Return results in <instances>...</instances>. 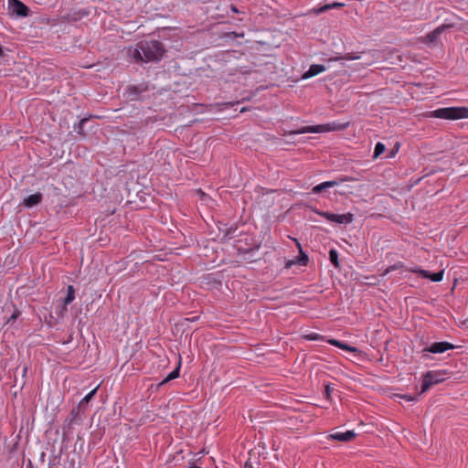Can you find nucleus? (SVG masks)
Listing matches in <instances>:
<instances>
[{"instance_id": "f257e3e1", "label": "nucleus", "mask_w": 468, "mask_h": 468, "mask_svg": "<svg viewBox=\"0 0 468 468\" xmlns=\"http://www.w3.org/2000/svg\"><path fill=\"white\" fill-rule=\"evenodd\" d=\"M130 56L136 62L158 61L164 54L162 44L158 41H141L135 48H129Z\"/></svg>"}, {"instance_id": "f03ea898", "label": "nucleus", "mask_w": 468, "mask_h": 468, "mask_svg": "<svg viewBox=\"0 0 468 468\" xmlns=\"http://www.w3.org/2000/svg\"><path fill=\"white\" fill-rule=\"evenodd\" d=\"M429 116L443 120L466 119L468 118V108L464 106L439 108L430 112Z\"/></svg>"}, {"instance_id": "7ed1b4c3", "label": "nucleus", "mask_w": 468, "mask_h": 468, "mask_svg": "<svg viewBox=\"0 0 468 468\" xmlns=\"http://www.w3.org/2000/svg\"><path fill=\"white\" fill-rule=\"evenodd\" d=\"M444 375L439 370L427 371L422 376L420 394L425 393L431 386L441 383L445 379Z\"/></svg>"}, {"instance_id": "20e7f679", "label": "nucleus", "mask_w": 468, "mask_h": 468, "mask_svg": "<svg viewBox=\"0 0 468 468\" xmlns=\"http://www.w3.org/2000/svg\"><path fill=\"white\" fill-rule=\"evenodd\" d=\"M454 348L455 346L447 341L434 342L422 349V356L427 358L429 356L428 353L442 354L448 350H452Z\"/></svg>"}, {"instance_id": "39448f33", "label": "nucleus", "mask_w": 468, "mask_h": 468, "mask_svg": "<svg viewBox=\"0 0 468 468\" xmlns=\"http://www.w3.org/2000/svg\"><path fill=\"white\" fill-rule=\"evenodd\" d=\"M406 271L412 272V273H416L422 278L430 279L431 281H432L434 282H439L442 281L443 274H444L443 270L441 271H438V272H431L429 271L421 269L420 266H417V265L410 267V268H407Z\"/></svg>"}, {"instance_id": "423d86ee", "label": "nucleus", "mask_w": 468, "mask_h": 468, "mask_svg": "<svg viewBox=\"0 0 468 468\" xmlns=\"http://www.w3.org/2000/svg\"><path fill=\"white\" fill-rule=\"evenodd\" d=\"M324 218L332 223L346 226L353 222L354 215L350 212L344 214H335L331 212H324Z\"/></svg>"}, {"instance_id": "0eeeda50", "label": "nucleus", "mask_w": 468, "mask_h": 468, "mask_svg": "<svg viewBox=\"0 0 468 468\" xmlns=\"http://www.w3.org/2000/svg\"><path fill=\"white\" fill-rule=\"evenodd\" d=\"M356 434L353 431H339L334 430L331 433H329L325 439L326 441H350L353 439H355Z\"/></svg>"}, {"instance_id": "6e6552de", "label": "nucleus", "mask_w": 468, "mask_h": 468, "mask_svg": "<svg viewBox=\"0 0 468 468\" xmlns=\"http://www.w3.org/2000/svg\"><path fill=\"white\" fill-rule=\"evenodd\" d=\"M294 240H295L296 245L300 250V254L298 256L294 257L293 259H291V260H288L285 261L284 267L286 269H291L294 265L306 266L308 263V257L303 251L301 244L296 239H294Z\"/></svg>"}, {"instance_id": "1a4fd4ad", "label": "nucleus", "mask_w": 468, "mask_h": 468, "mask_svg": "<svg viewBox=\"0 0 468 468\" xmlns=\"http://www.w3.org/2000/svg\"><path fill=\"white\" fill-rule=\"evenodd\" d=\"M9 11L17 16H27L28 15V8L19 0L8 1Z\"/></svg>"}, {"instance_id": "9d476101", "label": "nucleus", "mask_w": 468, "mask_h": 468, "mask_svg": "<svg viewBox=\"0 0 468 468\" xmlns=\"http://www.w3.org/2000/svg\"><path fill=\"white\" fill-rule=\"evenodd\" d=\"M324 341H325L326 343H328L334 346H336L344 351H347V352L355 353V354L359 353V349L357 347L351 346L347 345L346 343L341 342L339 340H336L334 338L324 337Z\"/></svg>"}, {"instance_id": "9b49d317", "label": "nucleus", "mask_w": 468, "mask_h": 468, "mask_svg": "<svg viewBox=\"0 0 468 468\" xmlns=\"http://www.w3.org/2000/svg\"><path fill=\"white\" fill-rule=\"evenodd\" d=\"M335 398H339L338 391L334 386L326 384L324 388V403L325 401L333 402Z\"/></svg>"}, {"instance_id": "f8f14e48", "label": "nucleus", "mask_w": 468, "mask_h": 468, "mask_svg": "<svg viewBox=\"0 0 468 468\" xmlns=\"http://www.w3.org/2000/svg\"><path fill=\"white\" fill-rule=\"evenodd\" d=\"M450 27L449 25H441L436 27L433 31L427 35V38L431 43H436L441 35V33L447 28Z\"/></svg>"}, {"instance_id": "ddd939ff", "label": "nucleus", "mask_w": 468, "mask_h": 468, "mask_svg": "<svg viewBox=\"0 0 468 468\" xmlns=\"http://www.w3.org/2000/svg\"><path fill=\"white\" fill-rule=\"evenodd\" d=\"M41 200H42V195L40 193H36V194L27 197L24 199L23 203H24L25 207H32L34 206L38 205L41 202Z\"/></svg>"}, {"instance_id": "4468645a", "label": "nucleus", "mask_w": 468, "mask_h": 468, "mask_svg": "<svg viewBox=\"0 0 468 468\" xmlns=\"http://www.w3.org/2000/svg\"><path fill=\"white\" fill-rule=\"evenodd\" d=\"M347 124L348 123H340L335 122L324 123V133L344 130L347 127Z\"/></svg>"}, {"instance_id": "2eb2a0df", "label": "nucleus", "mask_w": 468, "mask_h": 468, "mask_svg": "<svg viewBox=\"0 0 468 468\" xmlns=\"http://www.w3.org/2000/svg\"><path fill=\"white\" fill-rule=\"evenodd\" d=\"M180 367H181V359L179 360L177 367L162 380L160 385H164L173 379L177 378L179 377Z\"/></svg>"}, {"instance_id": "dca6fc26", "label": "nucleus", "mask_w": 468, "mask_h": 468, "mask_svg": "<svg viewBox=\"0 0 468 468\" xmlns=\"http://www.w3.org/2000/svg\"><path fill=\"white\" fill-rule=\"evenodd\" d=\"M322 72V65H313L308 71L303 75V79H308Z\"/></svg>"}, {"instance_id": "f3484780", "label": "nucleus", "mask_w": 468, "mask_h": 468, "mask_svg": "<svg viewBox=\"0 0 468 468\" xmlns=\"http://www.w3.org/2000/svg\"><path fill=\"white\" fill-rule=\"evenodd\" d=\"M75 299V291L72 285H69L67 288V296L64 299V305L67 306Z\"/></svg>"}, {"instance_id": "a211bd4d", "label": "nucleus", "mask_w": 468, "mask_h": 468, "mask_svg": "<svg viewBox=\"0 0 468 468\" xmlns=\"http://www.w3.org/2000/svg\"><path fill=\"white\" fill-rule=\"evenodd\" d=\"M329 260L335 267H339L338 252L336 251V250H330Z\"/></svg>"}, {"instance_id": "6ab92c4d", "label": "nucleus", "mask_w": 468, "mask_h": 468, "mask_svg": "<svg viewBox=\"0 0 468 468\" xmlns=\"http://www.w3.org/2000/svg\"><path fill=\"white\" fill-rule=\"evenodd\" d=\"M385 149H386V146L384 144H382L380 142L377 143L375 145L373 157L374 158L378 157L380 154H382L384 153Z\"/></svg>"}, {"instance_id": "aec40b11", "label": "nucleus", "mask_w": 468, "mask_h": 468, "mask_svg": "<svg viewBox=\"0 0 468 468\" xmlns=\"http://www.w3.org/2000/svg\"><path fill=\"white\" fill-rule=\"evenodd\" d=\"M98 390V387L93 388L90 392H89L80 402V405H84L90 402V400L94 397Z\"/></svg>"}, {"instance_id": "412c9836", "label": "nucleus", "mask_w": 468, "mask_h": 468, "mask_svg": "<svg viewBox=\"0 0 468 468\" xmlns=\"http://www.w3.org/2000/svg\"><path fill=\"white\" fill-rule=\"evenodd\" d=\"M340 6H344V4L338 2H326L324 4V12Z\"/></svg>"}, {"instance_id": "4be33fe9", "label": "nucleus", "mask_w": 468, "mask_h": 468, "mask_svg": "<svg viewBox=\"0 0 468 468\" xmlns=\"http://www.w3.org/2000/svg\"><path fill=\"white\" fill-rule=\"evenodd\" d=\"M361 58V55L359 53H347L344 57L339 58V59L346 60H356Z\"/></svg>"}, {"instance_id": "5701e85b", "label": "nucleus", "mask_w": 468, "mask_h": 468, "mask_svg": "<svg viewBox=\"0 0 468 468\" xmlns=\"http://www.w3.org/2000/svg\"><path fill=\"white\" fill-rule=\"evenodd\" d=\"M339 183L335 180L332 181H324V196L325 195V192L329 190V188L337 186Z\"/></svg>"}, {"instance_id": "b1692460", "label": "nucleus", "mask_w": 468, "mask_h": 468, "mask_svg": "<svg viewBox=\"0 0 468 468\" xmlns=\"http://www.w3.org/2000/svg\"><path fill=\"white\" fill-rule=\"evenodd\" d=\"M402 265L401 264H394V265H391L389 266L387 271H386V273H388L392 271H395V270H398L399 268H400Z\"/></svg>"}, {"instance_id": "393cba45", "label": "nucleus", "mask_w": 468, "mask_h": 468, "mask_svg": "<svg viewBox=\"0 0 468 468\" xmlns=\"http://www.w3.org/2000/svg\"><path fill=\"white\" fill-rule=\"evenodd\" d=\"M19 314H20V313H19L18 311H15V312L12 314V315L9 317V319H8V321H7V322H8V323H10V322L15 321V320L19 316Z\"/></svg>"}, {"instance_id": "a878e982", "label": "nucleus", "mask_w": 468, "mask_h": 468, "mask_svg": "<svg viewBox=\"0 0 468 468\" xmlns=\"http://www.w3.org/2000/svg\"><path fill=\"white\" fill-rule=\"evenodd\" d=\"M322 191V184H319L314 187V192H320Z\"/></svg>"}, {"instance_id": "bb28decb", "label": "nucleus", "mask_w": 468, "mask_h": 468, "mask_svg": "<svg viewBox=\"0 0 468 468\" xmlns=\"http://www.w3.org/2000/svg\"><path fill=\"white\" fill-rule=\"evenodd\" d=\"M404 398H405L408 401H413V400H414V399H413L412 397H410V396H405Z\"/></svg>"}, {"instance_id": "cd10ccee", "label": "nucleus", "mask_w": 468, "mask_h": 468, "mask_svg": "<svg viewBox=\"0 0 468 468\" xmlns=\"http://www.w3.org/2000/svg\"><path fill=\"white\" fill-rule=\"evenodd\" d=\"M232 10H233L234 12H237V8H235V7H232Z\"/></svg>"}]
</instances>
